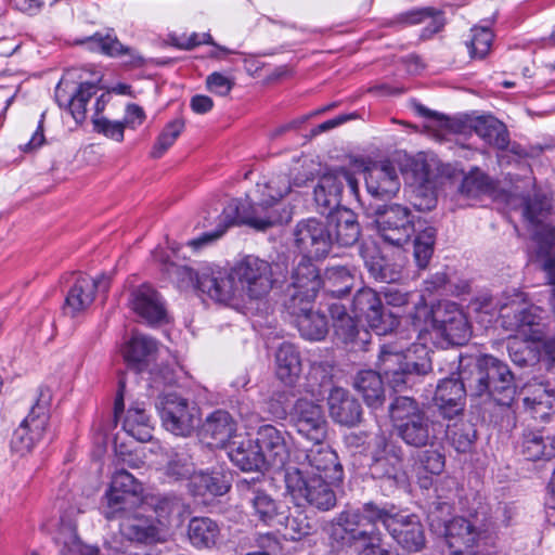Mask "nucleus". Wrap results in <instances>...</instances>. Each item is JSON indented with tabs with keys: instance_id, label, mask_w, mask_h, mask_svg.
Returning a JSON list of instances; mask_svg holds the SVG:
<instances>
[{
	"instance_id": "obj_23",
	"label": "nucleus",
	"mask_w": 555,
	"mask_h": 555,
	"mask_svg": "<svg viewBox=\"0 0 555 555\" xmlns=\"http://www.w3.org/2000/svg\"><path fill=\"white\" fill-rule=\"evenodd\" d=\"M414 348L415 352L420 348L425 356H427L425 347L415 346ZM410 352L411 350L409 349L406 354L403 356L405 361L404 363H400V371H393L390 376V363H395V358L399 359L400 356L398 351L387 350L384 347V366L387 367L384 372V377L387 378L388 383H390L393 388L398 387L400 384H408L412 375H425L431 370L430 360L427 359V357H424L420 362H416L410 359Z\"/></svg>"
},
{
	"instance_id": "obj_13",
	"label": "nucleus",
	"mask_w": 555,
	"mask_h": 555,
	"mask_svg": "<svg viewBox=\"0 0 555 555\" xmlns=\"http://www.w3.org/2000/svg\"><path fill=\"white\" fill-rule=\"evenodd\" d=\"M297 247L306 257L323 258L333 245V236L326 224L314 218L300 221L294 231Z\"/></svg>"
},
{
	"instance_id": "obj_10",
	"label": "nucleus",
	"mask_w": 555,
	"mask_h": 555,
	"mask_svg": "<svg viewBox=\"0 0 555 555\" xmlns=\"http://www.w3.org/2000/svg\"><path fill=\"white\" fill-rule=\"evenodd\" d=\"M323 284L317 266L310 258L301 257L292 270L285 304H292L294 300L306 306L313 304Z\"/></svg>"
},
{
	"instance_id": "obj_14",
	"label": "nucleus",
	"mask_w": 555,
	"mask_h": 555,
	"mask_svg": "<svg viewBox=\"0 0 555 555\" xmlns=\"http://www.w3.org/2000/svg\"><path fill=\"white\" fill-rule=\"evenodd\" d=\"M49 421L48 410L37 403L22 424L14 430L11 439V450L18 455L29 453L38 443L47 429Z\"/></svg>"
},
{
	"instance_id": "obj_16",
	"label": "nucleus",
	"mask_w": 555,
	"mask_h": 555,
	"mask_svg": "<svg viewBox=\"0 0 555 555\" xmlns=\"http://www.w3.org/2000/svg\"><path fill=\"white\" fill-rule=\"evenodd\" d=\"M384 527L392 539L410 552H418L425 545V533L415 515L390 516L384 512Z\"/></svg>"
},
{
	"instance_id": "obj_29",
	"label": "nucleus",
	"mask_w": 555,
	"mask_h": 555,
	"mask_svg": "<svg viewBox=\"0 0 555 555\" xmlns=\"http://www.w3.org/2000/svg\"><path fill=\"white\" fill-rule=\"evenodd\" d=\"M228 455L231 462L244 472L263 468V457L260 455L257 439L235 438L228 444Z\"/></svg>"
},
{
	"instance_id": "obj_33",
	"label": "nucleus",
	"mask_w": 555,
	"mask_h": 555,
	"mask_svg": "<svg viewBox=\"0 0 555 555\" xmlns=\"http://www.w3.org/2000/svg\"><path fill=\"white\" fill-rule=\"evenodd\" d=\"M276 376L286 386H294L302 367L299 352L292 344H282L276 351Z\"/></svg>"
},
{
	"instance_id": "obj_38",
	"label": "nucleus",
	"mask_w": 555,
	"mask_h": 555,
	"mask_svg": "<svg viewBox=\"0 0 555 555\" xmlns=\"http://www.w3.org/2000/svg\"><path fill=\"white\" fill-rule=\"evenodd\" d=\"M341 192L343 184L334 175L326 173L321 177L314 189V201L321 214H331L339 205Z\"/></svg>"
},
{
	"instance_id": "obj_5",
	"label": "nucleus",
	"mask_w": 555,
	"mask_h": 555,
	"mask_svg": "<svg viewBox=\"0 0 555 555\" xmlns=\"http://www.w3.org/2000/svg\"><path fill=\"white\" fill-rule=\"evenodd\" d=\"M312 443L310 449L294 452L285 473L341 480L343 467L336 452L325 441Z\"/></svg>"
},
{
	"instance_id": "obj_32",
	"label": "nucleus",
	"mask_w": 555,
	"mask_h": 555,
	"mask_svg": "<svg viewBox=\"0 0 555 555\" xmlns=\"http://www.w3.org/2000/svg\"><path fill=\"white\" fill-rule=\"evenodd\" d=\"M353 311L358 318H364L370 327L378 331L382 326V301L378 293L372 288L360 289L353 298ZM379 336L380 334L376 332Z\"/></svg>"
},
{
	"instance_id": "obj_41",
	"label": "nucleus",
	"mask_w": 555,
	"mask_h": 555,
	"mask_svg": "<svg viewBox=\"0 0 555 555\" xmlns=\"http://www.w3.org/2000/svg\"><path fill=\"white\" fill-rule=\"evenodd\" d=\"M190 488L195 495L210 494L214 496L223 495L228 492L230 485L225 476L220 472L193 473L190 480Z\"/></svg>"
},
{
	"instance_id": "obj_17",
	"label": "nucleus",
	"mask_w": 555,
	"mask_h": 555,
	"mask_svg": "<svg viewBox=\"0 0 555 555\" xmlns=\"http://www.w3.org/2000/svg\"><path fill=\"white\" fill-rule=\"evenodd\" d=\"M408 166L406 180L413 188L415 196L423 197L420 202L415 201L414 206L418 209H431L436 205L433 164L423 155H418L410 159Z\"/></svg>"
},
{
	"instance_id": "obj_9",
	"label": "nucleus",
	"mask_w": 555,
	"mask_h": 555,
	"mask_svg": "<svg viewBox=\"0 0 555 555\" xmlns=\"http://www.w3.org/2000/svg\"><path fill=\"white\" fill-rule=\"evenodd\" d=\"M289 422L297 434L311 442H323L327 437L328 424L320 404L300 398L289 412Z\"/></svg>"
},
{
	"instance_id": "obj_56",
	"label": "nucleus",
	"mask_w": 555,
	"mask_h": 555,
	"mask_svg": "<svg viewBox=\"0 0 555 555\" xmlns=\"http://www.w3.org/2000/svg\"><path fill=\"white\" fill-rule=\"evenodd\" d=\"M384 462H387L389 468H384V476L386 475L389 480H392L395 485H405L406 475L402 469V459L398 451L392 448L386 451L384 449Z\"/></svg>"
},
{
	"instance_id": "obj_19",
	"label": "nucleus",
	"mask_w": 555,
	"mask_h": 555,
	"mask_svg": "<svg viewBox=\"0 0 555 555\" xmlns=\"http://www.w3.org/2000/svg\"><path fill=\"white\" fill-rule=\"evenodd\" d=\"M129 306L138 317L149 324L162 323L167 319V311L160 295L149 284H142L132 289Z\"/></svg>"
},
{
	"instance_id": "obj_12",
	"label": "nucleus",
	"mask_w": 555,
	"mask_h": 555,
	"mask_svg": "<svg viewBox=\"0 0 555 555\" xmlns=\"http://www.w3.org/2000/svg\"><path fill=\"white\" fill-rule=\"evenodd\" d=\"M143 491L142 485L127 470L119 469L113 477L109 488L104 495L102 505L106 519H115L122 516L129 499L139 496Z\"/></svg>"
},
{
	"instance_id": "obj_59",
	"label": "nucleus",
	"mask_w": 555,
	"mask_h": 555,
	"mask_svg": "<svg viewBox=\"0 0 555 555\" xmlns=\"http://www.w3.org/2000/svg\"><path fill=\"white\" fill-rule=\"evenodd\" d=\"M365 171V185L366 191L370 195H372L375 198H378L380 196V177H382V167L378 163H369L364 167Z\"/></svg>"
},
{
	"instance_id": "obj_57",
	"label": "nucleus",
	"mask_w": 555,
	"mask_h": 555,
	"mask_svg": "<svg viewBox=\"0 0 555 555\" xmlns=\"http://www.w3.org/2000/svg\"><path fill=\"white\" fill-rule=\"evenodd\" d=\"M416 113L427 119L426 128L444 133L452 129V121L449 117L438 112L431 111L422 104L415 105Z\"/></svg>"
},
{
	"instance_id": "obj_45",
	"label": "nucleus",
	"mask_w": 555,
	"mask_h": 555,
	"mask_svg": "<svg viewBox=\"0 0 555 555\" xmlns=\"http://www.w3.org/2000/svg\"><path fill=\"white\" fill-rule=\"evenodd\" d=\"M122 427L129 436L138 441L145 442L152 438L153 426L143 408H130L127 411Z\"/></svg>"
},
{
	"instance_id": "obj_42",
	"label": "nucleus",
	"mask_w": 555,
	"mask_h": 555,
	"mask_svg": "<svg viewBox=\"0 0 555 555\" xmlns=\"http://www.w3.org/2000/svg\"><path fill=\"white\" fill-rule=\"evenodd\" d=\"M474 130L486 143L500 150H504L509 143V137L505 126L495 118H477L474 121Z\"/></svg>"
},
{
	"instance_id": "obj_49",
	"label": "nucleus",
	"mask_w": 555,
	"mask_h": 555,
	"mask_svg": "<svg viewBox=\"0 0 555 555\" xmlns=\"http://www.w3.org/2000/svg\"><path fill=\"white\" fill-rule=\"evenodd\" d=\"M170 42L172 46L182 50H191L199 44H211L216 47V50L211 51L209 55L216 59H221L223 55L231 53L229 49L217 46L211 36L207 33H193L190 36L170 37Z\"/></svg>"
},
{
	"instance_id": "obj_22",
	"label": "nucleus",
	"mask_w": 555,
	"mask_h": 555,
	"mask_svg": "<svg viewBox=\"0 0 555 555\" xmlns=\"http://www.w3.org/2000/svg\"><path fill=\"white\" fill-rule=\"evenodd\" d=\"M236 430L237 423L232 415L227 411L217 410L206 417L201 435L208 446L224 448L230 441L240 438Z\"/></svg>"
},
{
	"instance_id": "obj_52",
	"label": "nucleus",
	"mask_w": 555,
	"mask_h": 555,
	"mask_svg": "<svg viewBox=\"0 0 555 555\" xmlns=\"http://www.w3.org/2000/svg\"><path fill=\"white\" fill-rule=\"evenodd\" d=\"M327 292L341 297L347 295L353 284V274L346 267H333L326 271Z\"/></svg>"
},
{
	"instance_id": "obj_43",
	"label": "nucleus",
	"mask_w": 555,
	"mask_h": 555,
	"mask_svg": "<svg viewBox=\"0 0 555 555\" xmlns=\"http://www.w3.org/2000/svg\"><path fill=\"white\" fill-rule=\"evenodd\" d=\"M444 311L453 313V319L449 323L439 325L438 328L451 344L462 345L469 337V327L464 313L455 302H446Z\"/></svg>"
},
{
	"instance_id": "obj_61",
	"label": "nucleus",
	"mask_w": 555,
	"mask_h": 555,
	"mask_svg": "<svg viewBox=\"0 0 555 555\" xmlns=\"http://www.w3.org/2000/svg\"><path fill=\"white\" fill-rule=\"evenodd\" d=\"M362 257L371 274L378 280L382 278V255L378 248L372 247L367 243L362 247Z\"/></svg>"
},
{
	"instance_id": "obj_60",
	"label": "nucleus",
	"mask_w": 555,
	"mask_h": 555,
	"mask_svg": "<svg viewBox=\"0 0 555 555\" xmlns=\"http://www.w3.org/2000/svg\"><path fill=\"white\" fill-rule=\"evenodd\" d=\"M334 331L337 339L346 345L353 344L359 333L353 318H344L340 322L334 323Z\"/></svg>"
},
{
	"instance_id": "obj_64",
	"label": "nucleus",
	"mask_w": 555,
	"mask_h": 555,
	"mask_svg": "<svg viewBox=\"0 0 555 555\" xmlns=\"http://www.w3.org/2000/svg\"><path fill=\"white\" fill-rule=\"evenodd\" d=\"M167 475L179 480L193 475V465L186 459L171 460L166 467Z\"/></svg>"
},
{
	"instance_id": "obj_35",
	"label": "nucleus",
	"mask_w": 555,
	"mask_h": 555,
	"mask_svg": "<svg viewBox=\"0 0 555 555\" xmlns=\"http://www.w3.org/2000/svg\"><path fill=\"white\" fill-rule=\"evenodd\" d=\"M450 547L469 548L480 540V531L466 518L454 517L446 526Z\"/></svg>"
},
{
	"instance_id": "obj_24",
	"label": "nucleus",
	"mask_w": 555,
	"mask_h": 555,
	"mask_svg": "<svg viewBox=\"0 0 555 555\" xmlns=\"http://www.w3.org/2000/svg\"><path fill=\"white\" fill-rule=\"evenodd\" d=\"M395 24L400 25H415V24H426L423 28L421 38L429 39L435 34L442 30L446 24L444 14L442 11L434 9V8H421L404 12L396 17V20H389L384 22V27H390Z\"/></svg>"
},
{
	"instance_id": "obj_51",
	"label": "nucleus",
	"mask_w": 555,
	"mask_h": 555,
	"mask_svg": "<svg viewBox=\"0 0 555 555\" xmlns=\"http://www.w3.org/2000/svg\"><path fill=\"white\" fill-rule=\"evenodd\" d=\"M183 129L184 121L181 118H177L168 122L153 145L151 157L160 158L168 151V149L173 145L178 137L182 133Z\"/></svg>"
},
{
	"instance_id": "obj_31",
	"label": "nucleus",
	"mask_w": 555,
	"mask_h": 555,
	"mask_svg": "<svg viewBox=\"0 0 555 555\" xmlns=\"http://www.w3.org/2000/svg\"><path fill=\"white\" fill-rule=\"evenodd\" d=\"M310 179V177H307L305 180L296 178L291 183L289 178L284 173L272 175L266 177L262 182L257 183V192L262 198V203H266L267 206H274L291 192L293 185L301 186Z\"/></svg>"
},
{
	"instance_id": "obj_58",
	"label": "nucleus",
	"mask_w": 555,
	"mask_h": 555,
	"mask_svg": "<svg viewBox=\"0 0 555 555\" xmlns=\"http://www.w3.org/2000/svg\"><path fill=\"white\" fill-rule=\"evenodd\" d=\"M94 129L117 142L124 140L125 125L122 121H112L105 117H92Z\"/></svg>"
},
{
	"instance_id": "obj_37",
	"label": "nucleus",
	"mask_w": 555,
	"mask_h": 555,
	"mask_svg": "<svg viewBox=\"0 0 555 555\" xmlns=\"http://www.w3.org/2000/svg\"><path fill=\"white\" fill-rule=\"evenodd\" d=\"M188 535L193 546L209 548L216 545L220 535L218 524L208 517H194L188 526Z\"/></svg>"
},
{
	"instance_id": "obj_25",
	"label": "nucleus",
	"mask_w": 555,
	"mask_h": 555,
	"mask_svg": "<svg viewBox=\"0 0 555 555\" xmlns=\"http://www.w3.org/2000/svg\"><path fill=\"white\" fill-rule=\"evenodd\" d=\"M466 391L468 387L464 382L446 378L438 384L434 400L444 416L452 417L463 411Z\"/></svg>"
},
{
	"instance_id": "obj_30",
	"label": "nucleus",
	"mask_w": 555,
	"mask_h": 555,
	"mask_svg": "<svg viewBox=\"0 0 555 555\" xmlns=\"http://www.w3.org/2000/svg\"><path fill=\"white\" fill-rule=\"evenodd\" d=\"M518 448L528 461H551L555 457V443L541 430L524 431Z\"/></svg>"
},
{
	"instance_id": "obj_15",
	"label": "nucleus",
	"mask_w": 555,
	"mask_h": 555,
	"mask_svg": "<svg viewBox=\"0 0 555 555\" xmlns=\"http://www.w3.org/2000/svg\"><path fill=\"white\" fill-rule=\"evenodd\" d=\"M287 438L289 436L285 430L272 425H263L258 429L257 442L263 457V467L286 468L292 459Z\"/></svg>"
},
{
	"instance_id": "obj_36",
	"label": "nucleus",
	"mask_w": 555,
	"mask_h": 555,
	"mask_svg": "<svg viewBox=\"0 0 555 555\" xmlns=\"http://www.w3.org/2000/svg\"><path fill=\"white\" fill-rule=\"evenodd\" d=\"M156 350L157 344L154 339L138 335L132 337L122 352L129 366L142 371L153 360Z\"/></svg>"
},
{
	"instance_id": "obj_26",
	"label": "nucleus",
	"mask_w": 555,
	"mask_h": 555,
	"mask_svg": "<svg viewBox=\"0 0 555 555\" xmlns=\"http://www.w3.org/2000/svg\"><path fill=\"white\" fill-rule=\"evenodd\" d=\"M237 489L242 498L247 501L255 515L263 522H269L278 514V506L275 501L260 488V482L251 480H241L237 482Z\"/></svg>"
},
{
	"instance_id": "obj_3",
	"label": "nucleus",
	"mask_w": 555,
	"mask_h": 555,
	"mask_svg": "<svg viewBox=\"0 0 555 555\" xmlns=\"http://www.w3.org/2000/svg\"><path fill=\"white\" fill-rule=\"evenodd\" d=\"M468 393L474 397L492 398L506 404L516 392L514 375L502 360L482 354L477 359L476 370L467 379Z\"/></svg>"
},
{
	"instance_id": "obj_6",
	"label": "nucleus",
	"mask_w": 555,
	"mask_h": 555,
	"mask_svg": "<svg viewBox=\"0 0 555 555\" xmlns=\"http://www.w3.org/2000/svg\"><path fill=\"white\" fill-rule=\"evenodd\" d=\"M245 306L251 301L263 299L273 288L274 279L269 261L248 255L233 266Z\"/></svg>"
},
{
	"instance_id": "obj_4",
	"label": "nucleus",
	"mask_w": 555,
	"mask_h": 555,
	"mask_svg": "<svg viewBox=\"0 0 555 555\" xmlns=\"http://www.w3.org/2000/svg\"><path fill=\"white\" fill-rule=\"evenodd\" d=\"M287 492L297 505H309L318 511L327 512L335 507L337 499L333 486L340 480L285 473Z\"/></svg>"
},
{
	"instance_id": "obj_1",
	"label": "nucleus",
	"mask_w": 555,
	"mask_h": 555,
	"mask_svg": "<svg viewBox=\"0 0 555 555\" xmlns=\"http://www.w3.org/2000/svg\"><path fill=\"white\" fill-rule=\"evenodd\" d=\"M270 207L262 203L261 197L256 204L231 199L221 211L215 209L207 212L203 223L207 229L206 232L201 237L190 241L189 245L196 248L218 240L230 227L237 223L263 231L278 221L276 217L269 211Z\"/></svg>"
},
{
	"instance_id": "obj_50",
	"label": "nucleus",
	"mask_w": 555,
	"mask_h": 555,
	"mask_svg": "<svg viewBox=\"0 0 555 555\" xmlns=\"http://www.w3.org/2000/svg\"><path fill=\"white\" fill-rule=\"evenodd\" d=\"M436 230L433 227L425 228L417 234L414 241V258L420 269H425L434 253Z\"/></svg>"
},
{
	"instance_id": "obj_63",
	"label": "nucleus",
	"mask_w": 555,
	"mask_h": 555,
	"mask_svg": "<svg viewBox=\"0 0 555 555\" xmlns=\"http://www.w3.org/2000/svg\"><path fill=\"white\" fill-rule=\"evenodd\" d=\"M206 85L209 91L224 96L230 93L234 82L227 76L215 72L206 78Z\"/></svg>"
},
{
	"instance_id": "obj_2",
	"label": "nucleus",
	"mask_w": 555,
	"mask_h": 555,
	"mask_svg": "<svg viewBox=\"0 0 555 555\" xmlns=\"http://www.w3.org/2000/svg\"><path fill=\"white\" fill-rule=\"evenodd\" d=\"M382 520V509L366 503L361 509H347L335 519L332 539L341 547L357 545L364 555H382V538L377 522Z\"/></svg>"
},
{
	"instance_id": "obj_55",
	"label": "nucleus",
	"mask_w": 555,
	"mask_h": 555,
	"mask_svg": "<svg viewBox=\"0 0 555 555\" xmlns=\"http://www.w3.org/2000/svg\"><path fill=\"white\" fill-rule=\"evenodd\" d=\"M403 268V261L395 266L391 270L388 286H384V305H389L395 308H400L408 302L406 293L400 291L392 283L397 282L401 278V270Z\"/></svg>"
},
{
	"instance_id": "obj_27",
	"label": "nucleus",
	"mask_w": 555,
	"mask_h": 555,
	"mask_svg": "<svg viewBox=\"0 0 555 555\" xmlns=\"http://www.w3.org/2000/svg\"><path fill=\"white\" fill-rule=\"evenodd\" d=\"M325 224L333 236V244L349 247L359 240V223L354 214L349 209L331 212Z\"/></svg>"
},
{
	"instance_id": "obj_28",
	"label": "nucleus",
	"mask_w": 555,
	"mask_h": 555,
	"mask_svg": "<svg viewBox=\"0 0 555 555\" xmlns=\"http://www.w3.org/2000/svg\"><path fill=\"white\" fill-rule=\"evenodd\" d=\"M327 403L331 417L341 425L353 426L361 418L360 403L343 388H333Z\"/></svg>"
},
{
	"instance_id": "obj_40",
	"label": "nucleus",
	"mask_w": 555,
	"mask_h": 555,
	"mask_svg": "<svg viewBox=\"0 0 555 555\" xmlns=\"http://www.w3.org/2000/svg\"><path fill=\"white\" fill-rule=\"evenodd\" d=\"M120 530L129 540L150 543L162 535V529L152 519L145 517H132L125 519Z\"/></svg>"
},
{
	"instance_id": "obj_8",
	"label": "nucleus",
	"mask_w": 555,
	"mask_h": 555,
	"mask_svg": "<svg viewBox=\"0 0 555 555\" xmlns=\"http://www.w3.org/2000/svg\"><path fill=\"white\" fill-rule=\"evenodd\" d=\"M159 409L164 426L177 436H190L199 424L198 408L176 393L164 396Z\"/></svg>"
},
{
	"instance_id": "obj_39",
	"label": "nucleus",
	"mask_w": 555,
	"mask_h": 555,
	"mask_svg": "<svg viewBox=\"0 0 555 555\" xmlns=\"http://www.w3.org/2000/svg\"><path fill=\"white\" fill-rule=\"evenodd\" d=\"M398 435L403 441L413 447L426 446L435 438V426L429 417L404 422L397 425Z\"/></svg>"
},
{
	"instance_id": "obj_62",
	"label": "nucleus",
	"mask_w": 555,
	"mask_h": 555,
	"mask_svg": "<svg viewBox=\"0 0 555 555\" xmlns=\"http://www.w3.org/2000/svg\"><path fill=\"white\" fill-rule=\"evenodd\" d=\"M420 462L425 470L438 475L444 468V456L437 450H426L420 456Z\"/></svg>"
},
{
	"instance_id": "obj_20",
	"label": "nucleus",
	"mask_w": 555,
	"mask_h": 555,
	"mask_svg": "<svg viewBox=\"0 0 555 555\" xmlns=\"http://www.w3.org/2000/svg\"><path fill=\"white\" fill-rule=\"evenodd\" d=\"M288 313L294 317V322L300 335L308 340H322L328 332L326 317L313 309V304L300 305L294 300L285 304Z\"/></svg>"
},
{
	"instance_id": "obj_46",
	"label": "nucleus",
	"mask_w": 555,
	"mask_h": 555,
	"mask_svg": "<svg viewBox=\"0 0 555 555\" xmlns=\"http://www.w3.org/2000/svg\"><path fill=\"white\" fill-rule=\"evenodd\" d=\"M356 388L362 393L369 406L382 405V376L373 370L361 371L354 382Z\"/></svg>"
},
{
	"instance_id": "obj_34",
	"label": "nucleus",
	"mask_w": 555,
	"mask_h": 555,
	"mask_svg": "<svg viewBox=\"0 0 555 555\" xmlns=\"http://www.w3.org/2000/svg\"><path fill=\"white\" fill-rule=\"evenodd\" d=\"M79 43L88 44L91 51H99L108 56H118L120 54H129L131 56V63L135 66L143 64V57L129 48L124 47L119 40L112 34L95 33L91 37H87L80 40Z\"/></svg>"
},
{
	"instance_id": "obj_7",
	"label": "nucleus",
	"mask_w": 555,
	"mask_h": 555,
	"mask_svg": "<svg viewBox=\"0 0 555 555\" xmlns=\"http://www.w3.org/2000/svg\"><path fill=\"white\" fill-rule=\"evenodd\" d=\"M199 291L219 304L235 309L245 307L241 286L233 267L229 270L222 268H206L197 276Z\"/></svg>"
},
{
	"instance_id": "obj_54",
	"label": "nucleus",
	"mask_w": 555,
	"mask_h": 555,
	"mask_svg": "<svg viewBox=\"0 0 555 555\" xmlns=\"http://www.w3.org/2000/svg\"><path fill=\"white\" fill-rule=\"evenodd\" d=\"M491 189L489 177L479 169H474L466 175L461 183L460 193L467 197H476Z\"/></svg>"
},
{
	"instance_id": "obj_11",
	"label": "nucleus",
	"mask_w": 555,
	"mask_h": 555,
	"mask_svg": "<svg viewBox=\"0 0 555 555\" xmlns=\"http://www.w3.org/2000/svg\"><path fill=\"white\" fill-rule=\"evenodd\" d=\"M509 306L503 304L500 306L499 313L503 319V325L518 335L532 339L542 340L546 332L544 322V310L538 306L529 305L520 307L515 300L511 304V309L515 312V321H507L509 318Z\"/></svg>"
},
{
	"instance_id": "obj_18",
	"label": "nucleus",
	"mask_w": 555,
	"mask_h": 555,
	"mask_svg": "<svg viewBox=\"0 0 555 555\" xmlns=\"http://www.w3.org/2000/svg\"><path fill=\"white\" fill-rule=\"evenodd\" d=\"M107 288L108 280L105 276L93 279L88 275H80L67 293L64 311L72 317L85 312L94 301L95 292L98 289L106 291Z\"/></svg>"
},
{
	"instance_id": "obj_48",
	"label": "nucleus",
	"mask_w": 555,
	"mask_h": 555,
	"mask_svg": "<svg viewBox=\"0 0 555 555\" xmlns=\"http://www.w3.org/2000/svg\"><path fill=\"white\" fill-rule=\"evenodd\" d=\"M494 35L488 27L475 26L470 29L469 39L465 44L470 59L482 60L491 51Z\"/></svg>"
},
{
	"instance_id": "obj_21",
	"label": "nucleus",
	"mask_w": 555,
	"mask_h": 555,
	"mask_svg": "<svg viewBox=\"0 0 555 555\" xmlns=\"http://www.w3.org/2000/svg\"><path fill=\"white\" fill-rule=\"evenodd\" d=\"M414 232L415 227L406 207L398 204L384 206V243L400 247L409 242Z\"/></svg>"
},
{
	"instance_id": "obj_44",
	"label": "nucleus",
	"mask_w": 555,
	"mask_h": 555,
	"mask_svg": "<svg viewBox=\"0 0 555 555\" xmlns=\"http://www.w3.org/2000/svg\"><path fill=\"white\" fill-rule=\"evenodd\" d=\"M541 340H532L520 335L511 337L507 343V350L511 360L519 365L525 366L539 361Z\"/></svg>"
},
{
	"instance_id": "obj_47",
	"label": "nucleus",
	"mask_w": 555,
	"mask_h": 555,
	"mask_svg": "<svg viewBox=\"0 0 555 555\" xmlns=\"http://www.w3.org/2000/svg\"><path fill=\"white\" fill-rule=\"evenodd\" d=\"M389 417L392 420L395 427L409 421L427 418L425 412L420 408L418 403L410 397H398L389 405Z\"/></svg>"
},
{
	"instance_id": "obj_53",
	"label": "nucleus",
	"mask_w": 555,
	"mask_h": 555,
	"mask_svg": "<svg viewBox=\"0 0 555 555\" xmlns=\"http://www.w3.org/2000/svg\"><path fill=\"white\" fill-rule=\"evenodd\" d=\"M99 88L95 83L83 82L69 101V111L77 122L86 119L87 104L93 95L96 94Z\"/></svg>"
}]
</instances>
